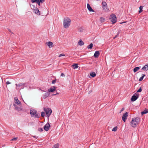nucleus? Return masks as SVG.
<instances>
[{
    "label": "nucleus",
    "mask_w": 148,
    "mask_h": 148,
    "mask_svg": "<svg viewBox=\"0 0 148 148\" xmlns=\"http://www.w3.org/2000/svg\"><path fill=\"white\" fill-rule=\"evenodd\" d=\"M71 20L68 17L64 18L63 21V26L64 27L66 28H68L71 24Z\"/></svg>",
    "instance_id": "obj_1"
},
{
    "label": "nucleus",
    "mask_w": 148,
    "mask_h": 148,
    "mask_svg": "<svg viewBox=\"0 0 148 148\" xmlns=\"http://www.w3.org/2000/svg\"><path fill=\"white\" fill-rule=\"evenodd\" d=\"M139 118L138 117L135 118H133L130 123L131 126L134 127H136L139 122Z\"/></svg>",
    "instance_id": "obj_2"
},
{
    "label": "nucleus",
    "mask_w": 148,
    "mask_h": 148,
    "mask_svg": "<svg viewBox=\"0 0 148 148\" xmlns=\"http://www.w3.org/2000/svg\"><path fill=\"white\" fill-rule=\"evenodd\" d=\"M30 114L31 116H33L35 118H39L40 117V114H38L37 111L36 110H31L30 111Z\"/></svg>",
    "instance_id": "obj_3"
},
{
    "label": "nucleus",
    "mask_w": 148,
    "mask_h": 148,
    "mask_svg": "<svg viewBox=\"0 0 148 148\" xmlns=\"http://www.w3.org/2000/svg\"><path fill=\"white\" fill-rule=\"evenodd\" d=\"M110 19L112 23H115L116 22V15L114 14H112L110 15Z\"/></svg>",
    "instance_id": "obj_4"
},
{
    "label": "nucleus",
    "mask_w": 148,
    "mask_h": 148,
    "mask_svg": "<svg viewBox=\"0 0 148 148\" xmlns=\"http://www.w3.org/2000/svg\"><path fill=\"white\" fill-rule=\"evenodd\" d=\"M44 110L48 117H49L52 113V110L50 108H44Z\"/></svg>",
    "instance_id": "obj_5"
},
{
    "label": "nucleus",
    "mask_w": 148,
    "mask_h": 148,
    "mask_svg": "<svg viewBox=\"0 0 148 148\" xmlns=\"http://www.w3.org/2000/svg\"><path fill=\"white\" fill-rule=\"evenodd\" d=\"M102 7L103 10L105 11H108L109 9L108 8L107 4L106 2L104 1H103L102 4Z\"/></svg>",
    "instance_id": "obj_6"
},
{
    "label": "nucleus",
    "mask_w": 148,
    "mask_h": 148,
    "mask_svg": "<svg viewBox=\"0 0 148 148\" xmlns=\"http://www.w3.org/2000/svg\"><path fill=\"white\" fill-rule=\"evenodd\" d=\"M139 96V95L138 94L135 93L134 94L131 98V101H135L138 98Z\"/></svg>",
    "instance_id": "obj_7"
},
{
    "label": "nucleus",
    "mask_w": 148,
    "mask_h": 148,
    "mask_svg": "<svg viewBox=\"0 0 148 148\" xmlns=\"http://www.w3.org/2000/svg\"><path fill=\"white\" fill-rule=\"evenodd\" d=\"M128 113L126 112L125 113L123 114L122 117V119L124 122H125L128 116Z\"/></svg>",
    "instance_id": "obj_8"
},
{
    "label": "nucleus",
    "mask_w": 148,
    "mask_h": 148,
    "mask_svg": "<svg viewBox=\"0 0 148 148\" xmlns=\"http://www.w3.org/2000/svg\"><path fill=\"white\" fill-rule=\"evenodd\" d=\"M50 127V125L49 123H47L44 126V129L46 131L49 130Z\"/></svg>",
    "instance_id": "obj_9"
},
{
    "label": "nucleus",
    "mask_w": 148,
    "mask_h": 148,
    "mask_svg": "<svg viewBox=\"0 0 148 148\" xmlns=\"http://www.w3.org/2000/svg\"><path fill=\"white\" fill-rule=\"evenodd\" d=\"M100 55V53L99 51H96L94 55V56L95 58H98Z\"/></svg>",
    "instance_id": "obj_10"
},
{
    "label": "nucleus",
    "mask_w": 148,
    "mask_h": 148,
    "mask_svg": "<svg viewBox=\"0 0 148 148\" xmlns=\"http://www.w3.org/2000/svg\"><path fill=\"white\" fill-rule=\"evenodd\" d=\"M87 8L88 9L89 11L93 12H95L94 10L92 9L89 3H87Z\"/></svg>",
    "instance_id": "obj_11"
},
{
    "label": "nucleus",
    "mask_w": 148,
    "mask_h": 148,
    "mask_svg": "<svg viewBox=\"0 0 148 148\" xmlns=\"http://www.w3.org/2000/svg\"><path fill=\"white\" fill-rule=\"evenodd\" d=\"M56 90V88L54 86H52L49 89H48V91L49 92H52L55 91Z\"/></svg>",
    "instance_id": "obj_12"
},
{
    "label": "nucleus",
    "mask_w": 148,
    "mask_h": 148,
    "mask_svg": "<svg viewBox=\"0 0 148 148\" xmlns=\"http://www.w3.org/2000/svg\"><path fill=\"white\" fill-rule=\"evenodd\" d=\"M46 44L50 48L53 47V43L49 41L48 42H47Z\"/></svg>",
    "instance_id": "obj_13"
},
{
    "label": "nucleus",
    "mask_w": 148,
    "mask_h": 148,
    "mask_svg": "<svg viewBox=\"0 0 148 148\" xmlns=\"http://www.w3.org/2000/svg\"><path fill=\"white\" fill-rule=\"evenodd\" d=\"M34 12L36 14L38 15H40V11L39 10L38 8H36L34 10Z\"/></svg>",
    "instance_id": "obj_14"
},
{
    "label": "nucleus",
    "mask_w": 148,
    "mask_h": 148,
    "mask_svg": "<svg viewBox=\"0 0 148 148\" xmlns=\"http://www.w3.org/2000/svg\"><path fill=\"white\" fill-rule=\"evenodd\" d=\"M26 84L25 83H21L18 84H16V89H18V88H17V86H24L25 84Z\"/></svg>",
    "instance_id": "obj_15"
},
{
    "label": "nucleus",
    "mask_w": 148,
    "mask_h": 148,
    "mask_svg": "<svg viewBox=\"0 0 148 148\" xmlns=\"http://www.w3.org/2000/svg\"><path fill=\"white\" fill-rule=\"evenodd\" d=\"M14 99V101L16 103L19 105V106L21 105V102L18 100L17 98H15Z\"/></svg>",
    "instance_id": "obj_16"
},
{
    "label": "nucleus",
    "mask_w": 148,
    "mask_h": 148,
    "mask_svg": "<svg viewBox=\"0 0 148 148\" xmlns=\"http://www.w3.org/2000/svg\"><path fill=\"white\" fill-rule=\"evenodd\" d=\"M15 108L16 110H18V111H21L23 109L21 107V106H15Z\"/></svg>",
    "instance_id": "obj_17"
},
{
    "label": "nucleus",
    "mask_w": 148,
    "mask_h": 148,
    "mask_svg": "<svg viewBox=\"0 0 148 148\" xmlns=\"http://www.w3.org/2000/svg\"><path fill=\"white\" fill-rule=\"evenodd\" d=\"M50 95V93L49 92H46L44 94L43 96V98L45 99L46 97H48Z\"/></svg>",
    "instance_id": "obj_18"
},
{
    "label": "nucleus",
    "mask_w": 148,
    "mask_h": 148,
    "mask_svg": "<svg viewBox=\"0 0 148 148\" xmlns=\"http://www.w3.org/2000/svg\"><path fill=\"white\" fill-rule=\"evenodd\" d=\"M148 112V109H145L143 111L141 112L142 115H143L147 113Z\"/></svg>",
    "instance_id": "obj_19"
},
{
    "label": "nucleus",
    "mask_w": 148,
    "mask_h": 148,
    "mask_svg": "<svg viewBox=\"0 0 148 148\" xmlns=\"http://www.w3.org/2000/svg\"><path fill=\"white\" fill-rule=\"evenodd\" d=\"M142 70H143L145 71H147L148 70V66L145 65L143 66L142 69Z\"/></svg>",
    "instance_id": "obj_20"
},
{
    "label": "nucleus",
    "mask_w": 148,
    "mask_h": 148,
    "mask_svg": "<svg viewBox=\"0 0 148 148\" xmlns=\"http://www.w3.org/2000/svg\"><path fill=\"white\" fill-rule=\"evenodd\" d=\"M78 44L79 45L82 46L83 45L84 43L81 40H80L78 42Z\"/></svg>",
    "instance_id": "obj_21"
},
{
    "label": "nucleus",
    "mask_w": 148,
    "mask_h": 148,
    "mask_svg": "<svg viewBox=\"0 0 148 148\" xmlns=\"http://www.w3.org/2000/svg\"><path fill=\"white\" fill-rule=\"evenodd\" d=\"M140 69V67H137L134 68L133 69L134 72V73H135L136 71H137L139 69Z\"/></svg>",
    "instance_id": "obj_22"
},
{
    "label": "nucleus",
    "mask_w": 148,
    "mask_h": 148,
    "mask_svg": "<svg viewBox=\"0 0 148 148\" xmlns=\"http://www.w3.org/2000/svg\"><path fill=\"white\" fill-rule=\"evenodd\" d=\"M90 75L91 77H95L96 75V74L95 72H92L91 73H90Z\"/></svg>",
    "instance_id": "obj_23"
},
{
    "label": "nucleus",
    "mask_w": 148,
    "mask_h": 148,
    "mask_svg": "<svg viewBox=\"0 0 148 148\" xmlns=\"http://www.w3.org/2000/svg\"><path fill=\"white\" fill-rule=\"evenodd\" d=\"M93 47V44L91 43L89 45L87 46V48L90 49H92Z\"/></svg>",
    "instance_id": "obj_24"
},
{
    "label": "nucleus",
    "mask_w": 148,
    "mask_h": 148,
    "mask_svg": "<svg viewBox=\"0 0 148 148\" xmlns=\"http://www.w3.org/2000/svg\"><path fill=\"white\" fill-rule=\"evenodd\" d=\"M72 66H73L74 69H77L78 68V64H74L72 65Z\"/></svg>",
    "instance_id": "obj_25"
},
{
    "label": "nucleus",
    "mask_w": 148,
    "mask_h": 148,
    "mask_svg": "<svg viewBox=\"0 0 148 148\" xmlns=\"http://www.w3.org/2000/svg\"><path fill=\"white\" fill-rule=\"evenodd\" d=\"M105 21V19L102 17H100V21L101 22H104Z\"/></svg>",
    "instance_id": "obj_26"
},
{
    "label": "nucleus",
    "mask_w": 148,
    "mask_h": 148,
    "mask_svg": "<svg viewBox=\"0 0 148 148\" xmlns=\"http://www.w3.org/2000/svg\"><path fill=\"white\" fill-rule=\"evenodd\" d=\"M145 76V74H143V75L142 77H141L139 79V81H142L143 80V79L144 78V77Z\"/></svg>",
    "instance_id": "obj_27"
},
{
    "label": "nucleus",
    "mask_w": 148,
    "mask_h": 148,
    "mask_svg": "<svg viewBox=\"0 0 148 148\" xmlns=\"http://www.w3.org/2000/svg\"><path fill=\"white\" fill-rule=\"evenodd\" d=\"M143 8V6H141L139 7V13H140L143 11L142 9Z\"/></svg>",
    "instance_id": "obj_28"
},
{
    "label": "nucleus",
    "mask_w": 148,
    "mask_h": 148,
    "mask_svg": "<svg viewBox=\"0 0 148 148\" xmlns=\"http://www.w3.org/2000/svg\"><path fill=\"white\" fill-rule=\"evenodd\" d=\"M53 148H59V145L57 143L55 144L54 146L53 147Z\"/></svg>",
    "instance_id": "obj_29"
},
{
    "label": "nucleus",
    "mask_w": 148,
    "mask_h": 148,
    "mask_svg": "<svg viewBox=\"0 0 148 148\" xmlns=\"http://www.w3.org/2000/svg\"><path fill=\"white\" fill-rule=\"evenodd\" d=\"M117 129V126H116L114 127L112 129V130L113 131L115 132L116 131Z\"/></svg>",
    "instance_id": "obj_30"
},
{
    "label": "nucleus",
    "mask_w": 148,
    "mask_h": 148,
    "mask_svg": "<svg viewBox=\"0 0 148 148\" xmlns=\"http://www.w3.org/2000/svg\"><path fill=\"white\" fill-rule=\"evenodd\" d=\"M30 6L32 9H33V10H34V9H35V8H36L35 5H34L32 4H30Z\"/></svg>",
    "instance_id": "obj_31"
},
{
    "label": "nucleus",
    "mask_w": 148,
    "mask_h": 148,
    "mask_svg": "<svg viewBox=\"0 0 148 148\" xmlns=\"http://www.w3.org/2000/svg\"><path fill=\"white\" fill-rule=\"evenodd\" d=\"M120 30L119 31L118 33H117L116 35L114 38V39H115V38H117L119 36V34L120 33Z\"/></svg>",
    "instance_id": "obj_32"
},
{
    "label": "nucleus",
    "mask_w": 148,
    "mask_h": 148,
    "mask_svg": "<svg viewBox=\"0 0 148 148\" xmlns=\"http://www.w3.org/2000/svg\"><path fill=\"white\" fill-rule=\"evenodd\" d=\"M120 30L119 31L118 33H117L116 35L114 38V39H115V38H117L119 36V34L120 33Z\"/></svg>",
    "instance_id": "obj_33"
},
{
    "label": "nucleus",
    "mask_w": 148,
    "mask_h": 148,
    "mask_svg": "<svg viewBox=\"0 0 148 148\" xmlns=\"http://www.w3.org/2000/svg\"><path fill=\"white\" fill-rule=\"evenodd\" d=\"M39 0H31V2L32 3H34L35 2L37 3L38 2Z\"/></svg>",
    "instance_id": "obj_34"
},
{
    "label": "nucleus",
    "mask_w": 148,
    "mask_h": 148,
    "mask_svg": "<svg viewBox=\"0 0 148 148\" xmlns=\"http://www.w3.org/2000/svg\"><path fill=\"white\" fill-rule=\"evenodd\" d=\"M45 116V113L44 112H41V116L42 117H44Z\"/></svg>",
    "instance_id": "obj_35"
},
{
    "label": "nucleus",
    "mask_w": 148,
    "mask_h": 148,
    "mask_svg": "<svg viewBox=\"0 0 148 148\" xmlns=\"http://www.w3.org/2000/svg\"><path fill=\"white\" fill-rule=\"evenodd\" d=\"M142 91V89L141 87H140L139 89L137 91V92H141Z\"/></svg>",
    "instance_id": "obj_36"
},
{
    "label": "nucleus",
    "mask_w": 148,
    "mask_h": 148,
    "mask_svg": "<svg viewBox=\"0 0 148 148\" xmlns=\"http://www.w3.org/2000/svg\"><path fill=\"white\" fill-rule=\"evenodd\" d=\"M65 56V55L64 54V53H61V54H60L59 56V57H61V56Z\"/></svg>",
    "instance_id": "obj_37"
},
{
    "label": "nucleus",
    "mask_w": 148,
    "mask_h": 148,
    "mask_svg": "<svg viewBox=\"0 0 148 148\" xmlns=\"http://www.w3.org/2000/svg\"><path fill=\"white\" fill-rule=\"evenodd\" d=\"M56 79L53 80L52 82V83L53 84H55L56 82Z\"/></svg>",
    "instance_id": "obj_38"
},
{
    "label": "nucleus",
    "mask_w": 148,
    "mask_h": 148,
    "mask_svg": "<svg viewBox=\"0 0 148 148\" xmlns=\"http://www.w3.org/2000/svg\"><path fill=\"white\" fill-rule=\"evenodd\" d=\"M38 131L40 132H42L43 131V130L42 128H39L38 129Z\"/></svg>",
    "instance_id": "obj_39"
},
{
    "label": "nucleus",
    "mask_w": 148,
    "mask_h": 148,
    "mask_svg": "<svg viewBox=\"0 0 148 148\" xmlns=\"http://www.w3.org/2000/svg\"><path fill=\"white\" fill-rule=\"evenodd\" d=\"M17 139V137H15V138H13L12 139V140H16Z\"/></svg>",
    "instance_id": "obj_40"
},
{
    "label": "nucleus",
    "mask_w": 148,
    "mask_h": 148,
    "mask_svg": "<svg viewBox=\"0 0 148 148\" xmlns=\"http://www.w3.org/2000/svg\"><path fill=\"white\" fill-rule=\"evenodd\" d=\"M61 76L62 77H65V75L63 73H62L61 74Z\"/></svg>",
    "instance_id": "obj_41"
},
{
    "label": "nucleus",
    "mask_w": 148,
    "mask_h": 148,
    "mask_svg": "<svg viewBox=\"0 0 148 148\" xmlns=\"http://www.w3.org/2000/svg\"><path fill=\"white\" fill-rule=\"evenodd\" d=\"M11 84V83L9 81H7L6 82V84Z\"/></svg>",
    "instance_id": "obj_42"
},
{
    "label": "nucleus",
    "mask_w": 148,
    "mask_h": 148,
    "mask_svg": "<svg viewBox=\"0 0 148 148\" xmlns=\"http://www.w3.org/2000/svg\"><path fill=\"white\" fill-rule=\"evenodd\" d=\"M124 110V108H123L121 110L120 112H119L120 113H121L122 111H123V110Z\"/></svg>",
    "instance_id": "obj_43"
},
{
    "label": "nucleus",
    "mask_w": 148,
    "mask_h": 148,
    "mask_svg": "<svg viewBox=\"0 0 148 148\" xmlns=\"http://www.w3.org/2000/svg\"><path fill=\"white\" fill-rule=\"evenodd\" d=\"M78 31L79 32H81L82 31V30L80 28H79V29H78Z\"/></svg>",
    "instance_id": "obj_44"
},
{
    "label": "nucleus",
    "mask_w": 148,
    "mask_h": 148,
    "mask_svg": "<svg viewBox=\"0 0 148 148\" xmlns=\"http://www.w3.org/2000/svg\"><path fill=\"white\" fill-rule=\"evenodd\" d=\"M40 1H39L38 2H37L38 4L39 5H40Z\"/></svg>",
    "instance_id": "obj_45"
},
{
    "label": "nucleus",
    "mask_w": 148,
    "mask_h": 148,
    "mask_svg": "<svg viewBox=\"0 0 148 148\" xmlns=\"http://www.w3.org/2000/svg\"><path fill=\"white\" fill-rule=\"evenodd\" d=\"M45 0H39L41 3H42Z\"/></svg>",
    "instance_id": "obj_46"
},
{
    "label": "nucleus",
    "mask_w": 148,
    "mask_h": 148,
    "mask_svg": "<svg viewBox=\"0 0 148 148\" xmlns=\"http://www.w3.org/2000/svg\"><path fill=\"white\" fill-rule=\"evenodd\" d=\"M33 137L36 138V139H37V138H38L37 137H36V136H33Z\"/></svg>",
    "instance_id": "obj_47"
},
{
    "label": "nucleus",
    "mask_w": 148,
    "mask_h": 148,
    "mask_svg": "<svg viewBox=\"0 0 148 148\" xmlns=\"http://www.w3.org/2000/svg\"><path fill=\"white\" fill-rule=\"evenodd\" d=\"M9 31L10 32H11V33H12V32H11V30H10V29H9Z\"/></svg>",
    "instance_id": "obj_48"
},
{
    "label": "nucleus",
    "mask_w": 148,
    "mask_h": 148,
    "mask_svg": "<svg viewBox=\"0 0 148 148\" xmlns=\"http://www.w3.org/2000/svg\"><path fill=\"white\" fill-rule=\"evenodd\" d=\"M58 94H59V93H58L57 92V93H56V95H58Z\"/></svg>",
    "instance_id": "obj_49"
},
{
    "label": "nucleus",
    "mask_w": 148,
    "mask_h": 148,
    "mask_svg": "<svg viewBox=\"0 0 148 148\" xmlns=\"http://www.w3.org/2000/svg\"><path fill=\"white\" fill-rule=\"evenodd\" d=\"M56 95V94H53L52 95V96H54V95Z\"/></svg>",
    "instance_id": "obj_50"
},
{
    "label": "nucleus",
    "mask_w": 148,
    "mask_h": 148,
    "mask_svg": "<svg viewBox=\"0 0 148 148\" xmlns=\"http://www.w3.org/2000/svg\"><path fill=\"white\" fill-rule=\"evenodd\" d=\"M125 23V22H122L121 23Z\"/></svg>",
    "instance_id": "obj_51"
},
{
    "label": "nucleus",
    "mask_w": 148,
    "mask_h": 148,
    "mask_svg": "<svg viewBox=\"0 0 148 148\" xmlns=\"http://www.w3.org/2000/svg\"><path fill=\"white\" fill-rule=\"evenodd\" d=\"M147 64L148 65V64Z\"/></svg>",
    "instance_id": "obj_52"
}]
</instances>
